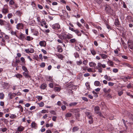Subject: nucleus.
Wrapping results in <instances>:
<instances>
[{
	"label": "nucleus",
	"instance_id": "f257e3e1",
	"mask_svg": "<svg viewBox=\"0 0 133 133\" xmlns=\"http://www.w3.org/2000/svg\"><path fill=\"white\" fill-rule=\"evenodd\" d=\"M52 27L55 30H57L58 32H60L61 30L60 26L59 24H55L52 26Z\"/></svg>",
	"mask_w": 133,
	"mask_h": 133
},
{
	"label": "nucleus",
	"instance_id": "f03ea898",
	"mask_svg": "<svg viewBox=\"0 0 133 133\" xmlns=\"http://www.w3.org/2000/svg\"><path fill=\"white\" fill-rule=\"evenodd\" d=\"M105 10L108 13H111L112 11L110 7L108 5H106L105 6Z\"/></svg>",
	"mask_w": 133,
	"mask_h": 133
},
{
	"label": "nucleus",
	"instance_id": "7ed1b4c3",
	"mask_svg": "<svg viewBox=\"0 0 133 133\" xmlns=\"http://www.w3.org/2000/svg\"><path fill=\"white\" fill-rule=\"evenodd\" d=\"M128 47L131 49H133V42L131 41H129L128 42Z\"/></svg>",
	"mask_w": 133,
	"mask_h": 133
},
{
	"label": "nucleus",
	"instance_id": "20e7f679",
	"mask_svg": "<svg viewBox=\"0 0 133 133\" xmlns=\"http://www.w3.org/2000/svg\"><path fill=\"white\" fill-rule=\"evenodd\" d=\"M97 67L98 68H101L102 67L104 68L106 67V66L105 64H102L100 62H99L97 63Z\"/></svg>",
	"mask_w": 133,
	"mask_h": 133
},
{
	"label": "nucleus",
	"instance_id": "39448f33",
	"mask_svg": "<svg viewBox=\"0 0 133 133\" xmlns=\"http://www.w3.org/2000/svg\"><path fill=\"white\" fill-rule=\"evenodd\" d=\"M39 44L41 46L45 47L46 45V43L44 41H41L39 42Z\"/></svg>",
	"mask_w": 133,
	"mask_h": 133
},
{
	"label": "nucleus",
	"instance_id": "423d86ee",
	"mask_svg": "<svg viewBox=\"0 0 133 133\" xmlns=\"http://www.w3.org/2000/svg\"><path fill=\"white\" fill-rule=\"evenodd\" d=\"M100 108L99 107L96 106L94 108V111L95 113L96 114H99Z\"/></svg>",
	"mask_w": 133,
	"mask_h": 133
},
{
	"label": "nucleus",
	"instance_id": "0eeeda50",
	"mask_svg": "<svg viewBox=\"0 0 133 133\" xmlns=\"http://www.w3.org/2000/svg\"><path fill=\"white\" fill-rule=\"evenodd\" d=\"M23 74L25 77L26 78H30L31 76L29 74V71L24 72H23Z\"/></svg>",
	"mask_w": 133,
	"mask_h": 133
},
{
	"label": "nucleus",
	"instance_id": "6e6552de",
	"mask_svg": "<svg viewBox=\"0 0 133 133\" xmlns=\"http://www.w3.org/2000/svg\"><path fill=\"white\" fill-rule=\"evenodd\" d=\"M2 12L4 14H6L8 12V10L7 8L3 7L2 10Z\"/></svg>",
	"mask_w": 133,
	"mask_h": 133
},
{
	"label": "nucleus",
	"instance_id": "1a4fd4ad",
	"mask_svg": "<svg viewBox=\"0 0 133 133\" xmlns=\"http://www.w3.org/2000/svg\"><path fill=\"white\" fill-rule=\"evenodd\" d=\"M16 28L19 29L23 28V25L21 23H18L16 25Z\"/></svg>",
	"mask_w": 133,
	"mask_h": 133
},
{
	"label": "nucleus",
	"instance_id": "9d476101",
	"mask_svg": "<svg viewBox=\"0 0 133 133\" xmlns=\"http://www.w3.org/2000/svg\"><path fill=\"white\" fill-rule=\"evenodd\" d=\"M103 90L104 92L106 94L109 93L111 91V89H107L106 88H104Z\"/></svg>",
	"mask_w": 133,
	"mask_h": 133
},
{
	"label": "nucleus",
	"instance_id": "9b49d317",
	"mask_svg": "<svg viewBox=\"0 0 133 133\" xmlns=\"http://www.w3.org/2000/svg\"><path fill=\"white\" fill-rule=\"evenodd\" d=\"M85 115L88 118L92 117V114L91 113L89 112H86L85 113Z\"/></svg>",
	"mask_w": 133,
	"mask_h": 133
},
{
	"label": "nucleus",
	"instance_id": "f8f14e48",
	"mask_svg": "<svg viewBox=\"0 0 133 133\" xmlns=\"http://www.w3.org/2000/svg\"><path fill=\"white\" fill-rule=\"evenodd\" d=\"M56 55L61 60H62L63 58L64 57V56H63L61 54H57Z\"/></svg>",
	"mask_w": 133,
	"mask_h": 133
},
{
	"label": "nucleus",
	"instance_id": "ddd939ff",
	"mask_svg": "<svg viewBox=\"0 0 133 133\" xmlns=\"http://www.w3.org/2000/svg\"><path fill=\"white\" fill-rule=\"evenodd\" d=\"M15 93H12L11 92H10L8 94V96L9 97V98L10 99H11L12 98L15 96Z\"/></svg>",
	"mask_w": 133,
	"mask_h": 133
},
{
	"label": "nucleus",
	"instance_id": "4468645a",
	"mask_svg": "<svg viewBox=\"0 0 133 133\" xmlns=\"http://www.w3.org/2000/svg\"><path fill=\"white\" fill-rule=\"evenodd\" d=\"M107 63L109 66H114V62L110 60H109L107 61Z\"/></svg>",
	"mask_w": 133,
	"mask_h": 133
},
{
	"label": "nucleus",
	"instance_id": "2eb2a0df",
	"mask_svg": "<svg viewBox=\"0 0 133 133\" xmlns=\"http://www.w3.org/2000/svg\"><path fill=\"white\" fill-rule=\"evenodd\" d=\"M128 117L131 120V122H130V123H132V121H133V115L131 114H129Z\"/></svg>",
	"mask_w": 133,
	"mask_h": 133
},
{
	"label": "nucleus",
	"instance_id": "dca6fc26",
	"mask_svg": "<svg viewBox=\"0 0 133 133\" xmlns=\"http://www.w3.org/2000/svg\"><path fill=\"white\" fill-rule=\"evenodd\" d=\"M99 55L101 56L102 58L103 59H105L108 57V56L107 55L102 54H100Z\"/></svg>",
	"mask_w": 133,
	"mask_h": 133
},
{
	"label": "nucleus",
	"instance_id": "f3484780",
	"mask_svg": "<svg viewBox=\"0 0 133 133\" xmlns=\"http://www.w3.org/2000/svg\"><path fill=\"white\" fill-rule=\"evenodd\" d=\"M24 127L22 126H20L18 128L17 130L18 131H22L24 130Z\"/></svg>",
	"mask_w": 133,
	"mask_h": 133
},
{
	"label": "nucleus",
	"instance_id": "a211bd4d",
	"mask_svg": "<svg viewBox=\"0 0 133 133\" xmlns=\"http://www.w3.org/2000/svg\"><path fill=\"white\" fill-rule=\"evenodd\" d=\"M88 119V123L89 124H91L93 123L94 120L92 117L89 118Z\"/></svg>",
	"mask_w": 133,
	"mask_h": 133
},
{
	"label": "nucleus",
	"instance_id": "6ab92c4d",
	"mask_svg": "<svg viewBox=\"0 0 133 133\" xmlns=\"http://www.w3.org/2000/svg\"><path fill=\"white\" fill-rule=\"evenodd\" d=\"M94 84L96 86H100L101 84L99 81H96L94 83Z\"/></svg>",
	"mask_w": 133,
	"mask_h": 133
},
{
	"label": "nucleus",
	"instance_id": "aec40b11",
	"mask_svg": "<svg viewBox=\"0 0 133 133\" xmlns=\"http://www.w3.org/2000/svg\"><path fill=\"white\" fill-rule=\"evenodd\" d=\"M123 66H124L125 67L128 66L130 68H132V66L128 63H123Z\"/></svg>",
	"mask_w": 133,
	"mask_h": 133
},
{
	"label": "nucleus",
	"instance_id": "412c9836",
	"mask_svg": "<svg viewBox=\"0 0 133 133\" xmlns=\"http://www.w3.org/2000/svg\"><path fill=\"white\" fill-rule=\"evenodd\" d=\"M31 126L32 128H35L37 126L36 124L34 121H33L31 124Z\"/></svg>",
	"mask_w": 133,
	"mask_h": 133
},
{
	"label": "nucleus",
	"instance_id": "4be33fe9",
	"mask_svg": "<svg viewBox=\"0 0 133 133\" xmlns=\"http://www.w3.org/2000/svg\"><path fill=\"white\" fill-rule=\"evenodd\" d=\"M89 65L90 67H94L96 66V64L94 62H90L89 63Z\"/></svg>",
	"mask_w": 133,
	"mask_h": 133
},
{
	"label": "nucleus",
	"instance_id": "5701e85b",
	"mask_svg": "<svg viewBox=\"0 0 133 133\" xmlns=\"http://www.w3.org/2000/svg\"><path fill=\"white\" fill-rule=\"evenodd\" d=\"M57 50L58 52H61L62 51V48L60 46H58L57 47Z\"/></svg>",
	"mask_w": 133,
	"mask_h": 133
},
{
	"label": "nucleus",
	"instance_id": "b1692460",
	"mask_svg": "<svg viewBox=\"0 0 133 133\" xmlns=\"http://www.w3.org/2000/svg\"><path fill=\"white\" fill-rule=\"evenodd\" d=\"M75 32L77 34L78 36H81V34L80 32L77 29L75 30Z\"/></svg>",
	"mask_w": 133,
	"mask_h": 133
},
{
	"label": "nucleus",
	"instance_id": "393cba45",
	"mask_svg": "<svg viewBox=\"0 0 133 133\" xmlns=\"http://www.w3.org/2000/svg\"><path fill=\"white\" fill-rule=\"evenodd\" d=\"M115 24L117 26H118L119 24V22L118 20L117 19H116L115 20Z\"/></svg>",
	"mask_w": 133,
	"mask_h": 133
},
{
	"label": "nucleus",
	"instance_id": "a878e982",
	"mask_svg": "<svg viewBox=\"0 0 133 133\" xmlns=\"http://www.w3.org/2000/svg\"><path fill=\"white\" fill-rule=\"evenodd\" d=\"M78 110V109H72L70 110V112L74 113H76L79 111Z\"/></svg>",
	"mask_w": 133,
	"mask_h": 133
},
{
	"label": "nucleus",
	"instance_id": "bb28decb",
	"mask_svg": "<svg viewBox=\"0 0 133 133\" xmlns=\"http://www.w3.org/2000/svg\"><path fill=\"white\" fill-rule=\"evenodd\" d=\"M18 37L20 39L23 40L24 38V35L23 34H21Z\"/></svg>",
	"mask_w": 133,
	"mask_h": 133
},
{
	"label": "nucleus",
	"instance_id": "cd10ccee",
	"mask_svg": "<svg viewBox=\"0 0 133 133\" xmlns=\"http://www.w3.org/2000/svg\"><path fill=\"white\" fill-rule=\"evenodd\" d=\"M46 87V84H42L41 86V89H44Z\"/></svg>",
	"mask_w": 133,
	"mask_h": 133
},
{
	"label": "nucleus",
	"instance_id": "c85d7f7f",
	"mask_svg": "<svg viewBox=\"0 0 133 133\" xmlns=\"http://www.w3.org/2000/svg\"><path fill=\"white\" fill-rule=\"evenodd\" d=\"M79 129L77 127H73L72 129V131L73 132H75L78 130Z\"/></svg>",
	"mask_w": 133,
	"mask_h": 133
},
{
	"label": "nucleus",
	"instance_id": "c756f323",
	"mask_svg": "<svg viewBox=\"0 0 133 133\" xmlns=\"http://www.w3.org/2000/svg\"><path fill=\"white\" fill-rule=\"evenodd\" d=\"M70 42L71 43H75L76 42V40L75 38L72 39L70 40Z\"/></svg>",
	"mask_w": 133,
	"mask_h": 133
},
{
	"label": "nucleus",
	"instance_id": "7c9ffc66",
	"mask_svg": "<svg viewBox=\"0 0 133 133\" xmlns=\"http://www.w3.org/2000/svg\"><path fill=\"white\" fill-rule=\"evenodd\" d=\"M0 98L1 99H3L4 97V95L2 92L0 93Z\"/></svg>",
	"mask_w": 133,
	"mask_h": 133
},
{
	"label": "nucleus",
	"instance_id": "2f4dec72",
	"mask_svg": "<svg viewBox=\"0 0 133 133\" xmlns=\"http://www.w3.org/2000/svg\"><path fill=\"white\" fill-rule=\"evenodd\" d=\"M33 34L34 35L37 36L38 35V31L35 30H34L33 32Z\"/></svg>",
	"mask_w": 133,
	"mask_h": 133
},
{
	"label": "nucleus",
	"instance_id": "473e14b6",
	"mask_svg": "<svg viewBox=\"0 0 133 133\" xmlns=\"http://www.w3.org/2000/svg\"><path fill=\"white\" fill-rule=\"evenodd\" d=\"M104 77L105 79H107L108 81H109L111 79V78L110 77L108 76L107 75H105L104 76Z\"/></svg>",
	"mask_w": 133,
	"mask_h": 133
},
{
	"label": "nucleus",
	"instance_id": "72a5a7b5",
	"mask_svg": "<svg viewBox=\"0 0 133 133\" xmlns=\"http://www.w3.org/2000/svg\"><path fill=\"white\" fill-rule=\"evenodd\" d=\"M22 70L24 71V72H27L28 71L27 68L24 66H23L22 67Z\"/></svg>",
	"mask_w": 133,
	"mask_h": 133
},
{
	"label": "nucleus",
	"instance_id": "f704fd0d",
	"mask_svg": "<svg viewBox=\"0 0 133 133\" xmlns=\"http://www.w3.org/2000/svg\"><path fill=\"white\" fill-rule=\"evenodd\" d=\"M90 51L92 55H95L96 54V52L94 49H91Z\"/></svg>",
	"mask_w": 133,
	"mask_h": 133
},
{
	"label": "nucleus",
	"instance_id": "c9c22d12",
	"mask_svg": "<svg viewBox=\"0 0 133 133\" xmlns=\"http://www.w3.org/2000/svg\"><path fill=\"white\" fill-rule=\"evenodd\" d=\"M77 102H73L70 103L69 104V106H75L77 105Z\"/></svg>",
	"mask_w": 133,
	"mask_h": 133
},
{
	"label": "nucleus",
	"instance_id": "e433bc0d",
	"mask_svg": "<svg viewBox=\"0 0 133 133\" xmlns=\"http://www.w3.org/2000/svg\"><path fill=\"white\" fill-rule=\"evenodd\" d=\"M32 38L30 36H27L26 37V40L28 41H30L32 40Z\"/></svg>",
	"mask_w": 133,
	"mask_h": 133
},
{
	"label": "nucleus",
	"instance_id": "4c0bfd02",
	"mask_svg": "<svg viewBox=\"0 0 133 133\" xmlns=\"http://www.w3.org/2000/svg\"><path fill=\"white\" fill-rule=\"evenodd\" d=\"M72 114L70 113H68L65 115V117H70L71 116Z\"/></svg>",
	"mask_w": 133,
	"mask_h": 133
},
{
	"label": "nucleus",
	"instance_id": "58836bf2",
	"mask_svg": "<svg viewBox=\"0 0 133 133\" xmlns=\"http://www.w3.org/2000/svg\"><path fill=\"white\" fill-rule=\"evenodd\" d=\"M5 21L1 19H0V24L1 25H3L4 24Z\"/></svg>",
	"mask_w": 133,
	"mask_h": 133
},
{
	"label": "nucleus",
	"instance_id": "ea45409f",
	"mask_svg": "<svg viewBox=\"0 0 133 133\" xmlns=\"http://www.w3.org/2000/svg\"><path fill=\"white\" fill-rule=\"evenodd\" d=\"M21 60L22 61V62L23 64H25V59L23 57H21Z\"/></svg>",
	"mask_w": 133,
	"mask_h": 133
},
{
	"label": "nucleus",
	"instance_id": "a19ab883",
	"mask_svg": "<svg viewBox=\"0 0 133 133\" xmlns=\"http://www.w3.org/2000/svg\"><path fill=\"white\" fill-rule=\"evenodd\" d=\"M123 92L122 90H121L120 91H118V95L119 96H121L123 94Z\"/></svg>",
	"mask_w": 133,
	"mask_h": 133
},
{
	"label": "nucleus",
	"instance_id": "79ce46f5",
	"mask_svg": "<svg viewBox=\"0 0 133 133\" xmlns=\"http://www.w3.org/2000/svg\"><path fill=\"white\" fill-rule=\"evenodd\" d=\"M16 115H14L13 114L11 115L10 116V117L11 118L14 119L16 117Z\"/></svg>",
	"mask_w": 133,
	"mask_h": 133
},
{
	"label": "nucleus",
	"instance_id": "37998d69",
	"mask_svg": "<svg viewBox=\"0 0 133 133\" xmlns=\"http://www.w3.org/2000/svg\"><path fill=\"white\" fill-rule=\"evenodd\" d=\"M12 16V14L11 13H9L8 15V17L9 19L11 18Z\"/></svg>",
	"mask_w": 133,
	"mask_h": 133
},
{
	"label": "nucleus",
	"instance_id": "c03bdc74",
	"mask_svg": "<svg viewBox=\"0 0 133 133\" xmlns=\"http://www.w3.org/2000/svg\"><path fill=\"white\" fill-rule=\"evenodd\" d=\"M62 35L63 36V39L66 40L67 39V34H63Z\"/></svg>",
	"mask_w": 133,
	"mask_h": 133
},
{
	"label": "nucleus",
	"instance_id": "a18cd8bd",
	"mask_svg": "<svg viewBox=\"0 0 133 133\" xmlns=\"http://www.w3.org/2000/svg\"><path fill=\"white\" fill-rule=\"evenodd\" d=\"M18 108H19L20 110H21V112H23V109L21 105H19L17 106Z\"/></svg>",
	"mask_w": 133,
	"mask_h": 133
},
{
	"label": "nucleus",
	"instance_id": "49530a36",
	"mask_svg": "<svg viewBox=\"0 0 133 133\" xmlns=\"http://www.w3.org/2000/svg\"><path fill=\"white\" fill-rule=\"evenodd\" d=\"M38 104L39 105L40 107H42L44 105V103L43 102H41L40 103H38Z\"/></svg>",
	"mask_w": 133,
	"mask_h": 133
},
{
	"label": "nucleus",
	"instance_id": "de8ad7c7",
	"mask_svg": "<svg viewBox=\"0 0 133 133\" xmlns=\"http://www.w3.org/2000/svg\"><path fill=\"white\" fill-rule=\"evenodd\" d=\"M73 37L71 35H68L67 34V38L70 39Z\"/></svg>",
	"mask_w": 133,
	"mask_h": 133
},
{
	"label": "nucleus",
	"instance_id": "09e8293b",
	"mask_svg": "<svg viewBox=\"0 0 133 133\" xmlns=\"http://www.w3.org/2000/svg\"><path fill=\"white\" fill-rule=\"evenodd\" d=\"M16 77L17 78H20L22 77V76L21 74H17L16 75Z\"/></svg>",
	"mask_w": 133,
	"mask_h": 133
},
{
	"label": "nucleus",
	"instance_id": "8fccbe9b",
	"mask_svg": "<svg viewBox=\"0 0 133 133\" xmlns=\"http://www.w3.org/2000/svg\"><path fill=\"white\" fill-rule=\"evenodd\" d=\"M11 34L12 35H15L17 37H18L17 36V35H16V32L14 31H12L11 32Z\"/></svg>",
	"mask_w": 133,
	"mask_h": 133
},
{
	"label": "nucleus",
	"instance_id": "3c124183",
	"mask_svg": "<svg viewBox=\"0 0 133 133\" xmlns=\"http://www.w3.org/2000/svg\"><path fill=\"white\" fill-rule=\"evenodd\" d=\"M76 63L78 65H80L82 64V62L80 60L79 61H77Z\"/></svg>",
	"mask_w": 133,
	"mask_h": 133
},
{
	"label": "nucleus",
	"instance_id": "603ef678",
	"mask_svg": "<svg viewBox=\"0 0 133 133\" xmlns=\"http://www.w3.org/2000/svg\"><path fill=\"white\" fill-rule=\"evenodd\" d=\"M45 63L44 62H42L41 63L40 65V66L42 68H43L45 66Z\"/></svg>",
	"mask_w": 133,
	"mask_h": 133
},
{
	"label": "nucleus",
	"instance_id": "864d4df0",
	"mask_svg": "<svg viewBox=\"0 0 133 133\" xmlns=\"http://www.w3.org/2000/svg\"><path fill=\"white\" fill-rule=\"evenodd\" d=\"M39 101H40L42 99V97L41 96H37L36 97Z\"/></svg>",
	"mask_w": 133,
	"mask_h": 133
},
{
	"label": "nucleus",
	"instance_id": "5fc2aeb1",
	"mask_svg": "<svg viewBox=\"0 0 133 133\" xmlns=\"http://www.w3.org/2000/svg\"><path fill=\"white\" fill-rule=\"evenodd\" d=\"M46 112H48V110H43L41 111V113H45Z\"/></svg>",
	"mask_w": 133,
	"mask_h": 133
},
{
	"label": "nucleus",
	"instance_id": "6e6d98bb",
	"mask_svg": "<svg viewBox=\"0 0 133 133\" xmlns=\"http://www.w3.org/2000/svg\"><path fill=\"white\" fill-rule=\"evenodd\" d=\"M14 1L13 0H11L9 2V4L11 5H14Z\"/></svg>",
	"mask_w": 133,
	"mask_h": 133
},
{
	"label": "nucleus",
	"instance_id": "4d7b16f0",
	"mask_svg": "<svg viewBox=\"0 0 133 133\" xmlns=\"http://www.w3.org/2000/svg\"><path fill=\"white\" fill-rule=\"evenodd\" d=\"M55 89L57 91H59L61 90L60 88L59 87H56Z\"/></svg>",
	"mask_w": 133,
	"mask_h": 133
},
{
	"label": "nucleus",
	"instance_id": "13d9d810",
	"mask_svg": "<svg viewBox=\"0 0 133 133\" xmlns=\"http://www.w3.org/2000/svg\"><path fill=\"white\" fill-rule=\"evenodd\" d=\"M113 71L114 73H117L118 71V70L117 69L114 68L113 69Z\"/></svg>",
	"mask_w": 133,
	"mask_h": 133
},
{
	"label": "nucleus",
	"instance_id": "bf43d9fd",
	"mask_svg": "<svg viewBox=\"0 0 133 133\" xmlns=\"http://www.w3.org/2000/svg\"><path fill=\"white\" fill-rule=\"evenodd\" d=\"M61 109L63 110H65L66 108V107L64 105H63L61 107Z\"/></svg>",
	"mask_w": 133,
	"mask_h": 133
},
{
	"label": "nucleus",
	"instance_id": "052dcab7",
	"mask_svg": "<svg viewBox=\"0 0 133 133\" xmlns=\"http://www.w3.org/2000/svg\"><path fill=\"white\" fill-rule=\"evenodd\" d=\"M18 88V86L17 85L14 86L12 87V89L13 90H15Z\"/></svg>",
	"mask_w": 133,
	"mask_h": 133
},
{
	"label": "nucleus",
	"instance_id": "680f3d73",
	"mask_svg": "<svg viewBox=\"0 0 133 133\" xmlns=\"http://www.w3.org/2000/svg\"><path fill=\"white\" fill-rule=\"evenodd\" d=\"M108 85L110 86H112L114 85V83L111 82H109L108 83Z\"/></svg>",
	"mask_w": 133,
	"mask_h": 133
},
{
	"label": "nucleus",
	"instance_id": "e2e57ef3",
	"mask_svg": "<svg viewBox=\"0 0 133 133\" xmlns=\"http://www.w3.org/2000/svg\"><path fill=\"white\" fill-rule=\"evenodd\" d=\"M83 64L85 65H86L88 63V61L86 60H84L83 62Z\"/></svg>",
	"mask_w": 133,
	"mask_h": 133
},
{
	"label": "nucleus",
	"instance_id": "0e129e2a",
	"mask_svg": "<svg viewBox=\"0 0 133 133\" xmlns=\"http://www.w3.org/2000/svg\"><path fill=\"white\" fill-rule=\"evenodd\" d=\"M85 85H86V86L87 87V89H89V88H90V86L89 84L88 83H85Z\"/></svg>",
	"mask_w": 133,
	"mask_h": 133
},
{
	"label": "nucleus",
	"instance_id": "69168bd1",
	"mask_svg": "<svg viewBox=\"0 0 133 133\" xmlns=\"http://www.w3.org/2000/svg\"><path fill=\"white\" fill-rule=\"evenodd\" d=\"M90 76V74L88 73L85 74H84V76L85 77H87Z\"/></svg>",
	"mask_w": 133,
	"mask_h": 133
},
{
	"label": "nucleus",
	"instance_id": "338daca9",
	"mask_svg": "<svg viewBox=\"0 0 133 133\" xmlns=\"http://www.w3.org/2000/svg\"><path fill=\"white\" fill-rule=\"evenodd\" d=\"M41 23L43 24L44 25H45L46 24V22L44 19H42V20Z\"/></svg>",
	"mask_w": 133,
	"mask_h": 133
},
{
	"label": "nucleus",
	"instance_id": "774afa93",
	"mask_svg": "<svg viewBox=\"0 0 133 133\" xmlns=\"http://www.w3.org/2000/svg\"><path fill=\"white\" fill-rule=\"evenodd\" d=\"M74 56L76 58L77 57H79V56L78 54L76 52L74 53Z\"/></svg>",
	"mask_w": 133,
	"mask_h": 133
}]
</instances>
